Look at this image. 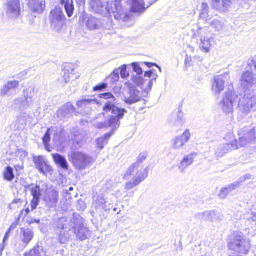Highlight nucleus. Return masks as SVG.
Returning <instances> with one entry per match:
<instances>
[{
  "mask_svg": "<svg viewBox=\"0 0 256 256\" xmlns=\"http://www.w3.org/2000/svg\"><path fill=\"white\" fill-rule=\"evenodd\" d=\"M100 97L106 100L104 102L103 107L104 112L98 115V121L96 127L98 128H110L112 132L106 134L104 136L100 137L96 140V146L102 150L112 135V132L118 128L120 126V120L122 118L124 113L126 111L124 108H120L116 106V98L111 92H105L100 94Z\"/></svg>",
  "mask_w": 256,
  "mask_h": 256,
  "instance_id": "1",
  "label": "nucleus"
},
{
  "mask_svg": "<svg viewBox=\"0 0 256 256\" xmlns=\"http://www.w3.org/2000/svg\"><path fill=\"white\" fill-rule=\"evenodd\" d=\"M240 84L244 88L247 90L239 98L238 110L240 115L244 116L256 106V74L248 70L244 72L241 76Z\"/></svg>",
  "mask_w": 256,
  "mask_h": 256,
  "instance_id": "2",
  "label": "nucleus"
},
{
  "mask_svg": "<svg viewBox=\"0 0 256 256\" xmlns=\"http://www.w3.org/2000/svg\"><path fill=\"white\" fill-rule=\"evenodd\" d=\"M144 153L140 154L136 160L132 164L124 173L122 178L128 180L124 186V188L130 190L138 186L148 176V168L142 164L146 158Z\"/></svg>",
  "mask_w": 256,
  "mask_h": 256,
  "instance_id": "3",
  "label": "nucleus"
},
{
  "mask_svg": "<svg viewBox=\"0 0 256 256\" xmlns=\"http://www.w3.org/2000/svg\"><path fill=\"white\" fill-rule=\"evenodd\" d=\"M121 0H114L108 2V14H112L118 20L126 21L129 18V12L120 4Z\"/></svg>",
  "mask_w": 256,
  "mask_h": 256,
  "instance_id": "4",
  "label": "nucleus"
},
{
  "mask_svg": "<svg viewBox=\"0 0 256 256\" xmlns=\"http://www.w3.org/2000/svg\"><path fill=\"white\" fill-rule=\"evenodd\" d=\"M196 33L200 37L199 48L204 52H208L214 42L213 34L208 27L199 28Z\"/></svg>",
  "mask_w": 256,
  "mask_h": 256,
  "instance_id": "5",
  "label": "nucleus"
},
{
  "mask_svg": "<svg viewBox=\"0 0 256 256\" xmlns=\"http://www.w3.org/2000/svg\"><path fill=\"white\" fill-rule=\"evenodd\" d=\"M68 160L74 168L78 170H83L92 162L90 156L80 152H71L68 154Z\"/></svg>",
  "mask_w": 256,
  "mask_h": 256,
  "instance_id": "6",
  "label": "nucleus"
},
{
  "mask_svg": "<svg viewBox=\"0 0 256 256\" xmlns=\"http://www.w3.org/2000/svg\"><path fill=\"white\" fill-rule=\"evenodd\" d=\"M229 248L238 253L246 254L250 248V242L242 236L236 235L228 243Z\"/></svg>",
  "mask_w": 256,
  "mask_h": 256,
  "instance_id": "7",
  "label": "nucleus"
},
{
  "mask_svg": "<svg viewBox=\"0 0 256 256\" xmlns=\"http://www.w3.org/2000/svg\"><path fill=\"white\" fill-rule=\"evenodd\" d=\"M65 20L62 8L56 7L50 12L49 20L50 26L56 31H58L62 27Z\"/></svg>",
  "mask_w": 256,
  "mask_h": 256,
  "instance_id": "8",
  "label": "nucleus"
},
{
  "mask_svg": "<svg viewBox=\"0 0 256 256\" xmlns=\"http://www.w3.org/2000/svg\"><path fill=\"white\" fill-rule=\"evenodd\" d=\"M236 98L232 91H228L224 93L219 106L222 110L227 115H232L234 111V102Z\"/></svg>",
  "mask_w": 256,
  "mask_h": 256,
  "instance_id": "9",
  "label": "nucleus"
},
{
  "mask_svg": "<svg viewBox=\"0 0 256 256\" xmlns=\"http://www.w3.org/2000/svg\"><path fill=\"white\" fill-rule=\"evenodd\" d=\"M129 88L128 91L124 94L122 100L124 102L128 105L139 102L142 98L141 92L138 90L130 82H126L125 83Z\"/></svg>",
  "mask_w": 256,
  "mask_h": 256,
  "instance_id": "10",
  "label": "nucleus"
},
{
  "mask_svg": "<svg viewBox=\"0 0 256 256\" xmlns=\"http://www.w3.org/2000/svg\"><path fill=\"white\" fill-rule=\"evenodd\" d=\"M158 74L154 70H153L152 78L148 81L144 80L142 76H133L131 77V80L134 84L140 88L145 92H148L152 89L154 82L158 78Z\"/></svg>",
  "mask_w": 256,
  "mask_h": 256,
  "instance_id": "11",
  "label": "nucleus"
},
{
  "mask_svg": "<svg viewBox=\"0 0 256 256\" xmlns=\"http://www.w3.org/2000/svg\"><path fill=\"white\" fill-rule=\"evenodd\" d=\"M229 79V72L216 76L212 86V92L215 94H219L224 88V82Z\"/></svg>",
  "mask_w": 256,
  "mask_h": 256,
  "instance_id": "12",
  "label": "nucleus"
},
{
  "mask_svg": "<svg viewBox=\"0 0 256 256\" xmlns=\"http://www.w3.org/2000/svg\"><path fill=\"white\" fill-rule=\"evenodd\" d=\"M86 25L87 28L90 30H98L101 28L110 29L112 26V21L110 22V24L104 26V21L94 16H88L86 18Z\"/></svg>",
  "mask_w": 256,
  "mask_h": 256,
  "instance_id": "13",
  "label": "nucleus"
},
{
  "mask_svg": "<svg viewBox=\"0 0 256 256\" xmlns=\"http://www.w3.org/2000/svg\"><path fill=\"white\" fill-rule=\"evenodd\" d=\"M190 137V131L188 129H186L180 136H177L172 140V148L176 150L180 149L188 140Z\"/></svg>",
  "mask_w": 256,
  "mask_h": 256,
  "instance_id": "14",
  "label": "nucleus"
},
{
  "mask_svg": "<svg viewBox=\"0 0 256 256\" xmlns=\"http://www.w3.org/2000/svg\"><path fill=\"white\" fill-rule=\"evenodd\" d=\"M232 140L230 143L223 144L219 145L216 150V154L218 157L222 156L226 154L228 152L232 150L238 148V146L236 144V140L234 138L233 135H230Z\"/></svg>",
  "mask_w": 256,
  "mask_h": 256,
  "instance_id": "15",
  "label": "nucleus"
},
{
  "mask_svg": "<svg viewBox=\"0 0 256 256\" xmlns=\"http://www.w3.org/2000/svg\"><path fill=\"white\" fill-rule=\"evenodd\" d=\"M33 159L36 168L40 173L44 175L52 174V168L44 160L42 156H34Z\"/></svg>",
  "mask_w": 256,
  "mask_h": 256,
  "instance_id": "16",
  "label": "nucleus"
},
{
  "mask_svg": "<svg viewBox=\"0 0 256 256\" xmlns=\"http://www.w3.org/2000/svg\"><path fill=\"white\" fill-rule=\"evenodd\" d=\"M238 142L236 140V144L239 147L244 146L248 144L254 142L256 140V130L252 129L244 133L242 136L240 134Z\"/></svg>",
  "mask_w": 256,
  "mask_h": 256,
  "instance_id": "17",
  "label": "nucleus"
},
{
  "mask_svg": "<svg viewBox=\"0 0 256 256\" xmlns=\"http://www.w3.org/2000/svg\"><path fill=\"white\" fill-rule=\"evenodd\" d=\"M7 14L12 18H16L20 14V3L18 0H8L7 2Z\"/></svg>",
  "mask_w": 256,
  "mask_h": 256,
  "instance_id": "18",
  "label": "nucleus"
},
{
  "mask_svg": "<svg viewBox=\"0 0 256 256\" xmlns=\"http://www.w3.org/2000/svg\"><path fill=\"white\" fill-rule=\"evenodd\" d=\"M64 218H60L58 222V228L56 230V233L58 234V240L61 244L66 242L70 238V235L66 230L64 224H62Z\"/></svg>",
  "mask_w": 256,
  "mask_h": 256,
  "instance_id": "19",
  "label": "nucleus"
},
{
  "mask_svg": "<svg viewBox=\"0 0 256 256\" xmlns=\"http://www.w3.org/2000/svg\"><path fill=\"white\" fill-rule=\"evenodd\" d=\"M79 77V74L76 72L74 66L72 64L66 65L64 70L62 80L64 82H68L70 80H74Z\"/></svg>",
  "mask_w": 256,
  "mask_h": 256,
  "instance_id": "20",
  "label": "nucleus"
},
{
  "mask_svg": "<svg viewBox=\"0 0 256 256\" xmlns=\"http://www.w3.org/2000/svg\"><path fill=\"white\" fill-rule=\"evenodd\" d=\"M76 105L82 108H87L91 109H96L100 106V104L96 99L84 98L76 102Z\"/></svg>",
  "mask_w": 256,
  "mask_h": 256,
  "instance_id": "21",
  "label": "nucleus"
},
{
  "mask_svg": "<svg viewBox=\"0 0 256 256\" xmlns=\"http://www.w3.org/2000/svg\"><path fill=\"white\" fill-rule=\"evenodd\" d=\"M44 200L46 205L48 208L55 206L58 202V193L54 189L47 192L44 197Z\"/></svg>",
  "mask_w": 256,
  "mask_h": 256,
  "instance_id": "22",
  "label": "nucleus"
},
{
  "mask_svg": "<svg viewBox=\"0 0 256 256\" xmlns=\"http://www.w3.org/2000/svg\"><path fill=\"white\" fill-rule=\"evenodd\" d=\"M63 130L61 128H57L52 126L48 129L47 132L43 137V142L46 145L49 142L50 139V134H54V138L56 140H59L60 137L62 133Z\"/></svg>",
  "mask_w": 256,
  "mask_h": 256,
  "instance_id": "23",
  "label": "nucleus"
},
{
  "mask_svg": "<svg viewBox=\"0 0 256 256\" xmlns=\"http://www.w3.org/2000/svg\"><path fill=\"white\" fill-rule=\"evenodd\" d=\"M90 4L94 12L103 16H106L108 14V4L106 6L104 7L101 0H92Z\"/></svg>",
  "mask_w": 256,
  "mask_h": 256,
  "instance_id": "24",
  "label": "nucleus"
},
{
  "mask_svg": "<svg viewBox=\"0 0 256 256\" xmlns=\"http://www.w3.org/2000/svg\"><path fill=\"white\" fill-rule=\"evenodd\" d=\"M196 154V153L193 152L184 156L178 166V170L181 172H184L188 166L192 164Z\"/></svg>",
  "mask_w": 256,
  "mask_h": 256,
  "instance_id": "25",
  "label": "nucleus"
},
{
  "mask_svg": "<svg viewBox=\"0 0 256 256\" xmlns=\"http://www.w3.org/2000/svg\"><path fill=\"white\" fill-rule=\"evenodd\" d=\"M30 190V194L33 197L30 205L32 210H34L36 208L38 204L40 198L41 196V191L40 186L37 185L31 186Z\"/></svg>",
  "mask_w": 256,
  "mask_h": 256,
  "instance_id": "26",
  "label": "nucleus"
},
{
  "mask_svg": "<svg viewBox=\"0 0 256 256\" xmlns=\"http://www.w3.org/2000/svg\"><path fill=\"white\" fill-rule=\"evenodd\" d=\"M13 102L14 108H18L20 110H24L26 109L32 104V100L22 96L16 98Z\"/></svg>",
  "mask_w": 256,
  "mask_h": 256,
  "instance_id": "27",
  "label": "nucleus"
},
{
  "mask_svg": "<svg viewBox=\"0 0 256 256\" xmlns=\"http://www.w3.org/2000/svg\"><path fill=\"white\" fill-rule=\"evenodd\" d=\"M202 218L204 220L211 222L220 220L222 216L220 213L214 210L206 211L202 213Z\"/></svg>",
  "mask_w": 256,
  "mask_h": 256,
  "instance_id": "28",
  "label": "nucleus"
},
{
  "mask_svg": "<svg viewBox=\"0 0 256 256\" xmlns=\"http://www.w3.org/2000/svg\"><path fill=\"white\" fill-rule=\"evenodd\" d=\"M74 232L78 238L80 240L86 239L90 236V232L83 224L74 227Z\"/></svg>",
  "mask_w": 256,
  "mask_h": 256,
  "instance_id": "29",
  "label": "nucleus"
},
{
  "mask_svg": "<svg viewBox=\"0 0 256 256\" xmlns=\"http://www.w3.org/2000/svg\"><path fill=\"white\" fill-rule=\"evenodd\" d=\"M239 186L240 182H235L234 183L228 184L225 187L221 188L218 194V197L222 199L225 198L229 193L238 188Z\"/></svg>",
  "mask_w": 256,
  "mask_h": 256,
  "instance_id": "30",
  "label": "nucleus"
},
{
  "mask_svg": "<svg viewBox=\"0 0 256 256\" xmlns=\"http://www.w3.org/2000/svg\"><path fill=\"white\" fill-rule=\"evenodd\" d=\"M20 232L22 234L20 237L22 242L27 245L34 237V234L32 230L29 228H22Z\"/></svg>",
  "mask_w": 256,
  "mask_h": 256,
  "instance_id": "31",
  "label": "nucleus"
},
{
  "mask_svg": "<svg viewBox=\"0 0 256 256\" xmlns=\"http://www.w3.org/2000/svg\"><path fill=\"white\" fill-rule=\"evenodd\" d=\"M74 111V107L70 102H68L64 104L60 108L58 112V116L62 118H64L68 114L71 113Z\"/></svg>",
  "mask_w": 256,
  "mask_h": 256,
  "instance_id": "32",
  "label": "nucleus"
},
{
  "mask_svg": "<svg viewBox=\"0 0 256 256\" xmlns=\"http://www.w3.org/2000/svg\"><path fill=\"white\" fill-rule=\"evenodd\" d=\"M19 85V82L16 80L8 81L0 89V94L5 96L12 90L16 88Z\"/></svg>",
  "mask_w": 256,
  "mask_h": 256,
  "instance_id": "33",
  "label": "nucleus"
},
{
  "mask_svg": "<svg viewBox=\"0 0 256 256\" xmlns=\"http://www.w3.org/2000/svg\"><path fill=\"white\" fill-rule=\"evenodd\" d=\"M170 121L175 125L182 126L184 123V118L183 113L179 110L178 112L172 114L171 116Z\"/></svg>",
  "mask_w": 256,
  "mask_h": 256,
  "instance_id": "34",
  "label": "nucleus"
},
{
  "mask_svg": "<svg viewBox=\"0 0 256 256\" xmlns=\"http://www.w3.org/2000/svg\"><path fill=\"white\" fill-rule=\"evenodd\" d=\"M44 253L43 247L36 245L28 252H25L24 256H43Z\"/></svg>",
  "mask_w": 256,
  "mask_h": 256,
  "instance_id": "35",
  "label": "nucleus"
},
{
  "mask_svg": "<svg viewBox=\"0 0 256 256\" xmlns=\"http://www.w3.org/2000/svg\"><path fill=\"white\" fill-rule=\"evenodd\" d=\"M28 4L32 10L38 12H41L44 8V5L38 0H29Z\"/></svg>",
  "mask_w": 256,
  "mask_h": 256,
  "instance_id": "36",
  "label": "nucleus"
},
{
  "mask_svg": "<svg viewBox=\"0 0 256 256\" xmlns=\"http://www.w3.org/2000/svg\"><path fill=\"white\" fill-rule=\"evenodd\" d=\"M52 158L55 162L58 164L64 169L67 170L68 168V164L66 158L58 154H52Z\"/></svg>",
  "mask_w": 256,
  "mask_h": 256,
  "instance_id": "37",
  "label": "nucleus"
},
{
  "mask_svg": "<svg viewBox=\"0 0 256 256\" xmlns=\"http://www.w3.org/2000/svg\"><path fill=\"white\" fill-rule=\"evenodd\" d=\"M210 25L216 31L222 30L224 28V22L220 18H216L209 22Z\"/></svg>",
  "mask_w": 256,
  "mask_h": 256,
  "instance_id": "38",
  "label": "nucleus"
},
{
  "mask_svg": "<svg viewBox=\"0 0 256 256\" xmlns=\"http://www.w3.org/2000/svg\"><path fill=\"white\" fill-rule=\"evenodd\" d=\"M60 3L64 6L68 16L70 17L72 16L74 10V6L72 0H61Z\"/></svg>",
  "mask_w": 256,
  "mask_h": 256,
  "instance_id": "39",
  "label": "nucleus"
},
{
  "mask_svg": "<svg viewBox=\"0 0 256 256\" xmlns=\"http://www.w3.org/2000/svg\"><path fill=\"white\" fill-rule=\"evenodd\" d=\"M3 176L4 180L8 181H11L14 178L13 168L10 166H6L3 171Z\"/></svg>",
  "mask_w": 256,
  "mask_h": 256,
  "instance_id": "40",
  "label": "nucleus"
},
{
  "mask_svg": "<svg viewBox=\"0 0 256 256\" xmlns=\"http://www.w3.org/2000/svg\"><path fill=\"white\" fill-rule=\"evenodd\" d=\"M23 96L32 99L34 94V88L33 86H30L24 88L22 92Z\"/></svg>",
  "mask_w": 256,
  "mask_h": 256,
  "instance_id": "41",
  "label": "nucleus"
},
{
  "mask_svg": "<svg viewBox=\"0 0 256 256\" xmlns=\"http://www.w3.org/2000/svg\"><path fill=\"white\" fill-rule=\"evenodd\" d=\"M28 115L24 112L21 113L16 116V122L19 126H24L26 124Z\"/></svg>",
  "mask_w": 256,
  "mask_h": 256,
  "instance_id": "42",
  "label": "nucleus"
},
{
  "mask_svg": "<svg viewBox=\"0 0 256 256\" xmlns=\"http://www.w3.org/2000/svg\"><path fill=\"white\" fill-rule=\"evenodd\" d=\"M22 202V200L20 198L14 199L9 204V208L10 209H16L21 206Z\"/></svg>",
  "mask_w": 256,
  "mask_h": 256,
  "instance_id": "43",
  "label": "nucleus"
},
{
  "mask_svg": "<svg viewBox=\"0 0 256 256\" xmlns=\"http://www.w3.org/2000/svg\"><path fill=\"white\" fill-rule=\"evenodd\" d=\"M222 5H217L216 9L220 11H224L230 4L231 2L229 0H222Z\"/></svg>",
  "mask_w": 256,
  "mask_h": 256,
  "instance_id": "44",
  "label": "nucleus"
},
{
  "mask_svg": "<svg viewBox=\"0 0 256 256\" xmlns=\"http://www.w3.org/2000/svg\"><path fill=\"white\" fill-rule=\"evenodd\" d=\"M132 66L133 68V70L136 73L135 76H140L142 74V70L139 64L136 62H132ZM132 75V76H133Z\"/></svg>",
  "mask_w": 256,
  "mask_h": 256,
  "instance_id": "45",
  "label": "nucleus"
},
{
  "mask_svg": "<svg viewBox=\"0 0 256 256\" xmlns=\"http://www.w3.org/2000/svg\"><path fill=\"white\" fill-rule=\"evenodd\" d=\"M119 72L120 76L123 78H126L129 76V73L126 71V65H123L120 68V69L119 70Z\"/></svg>",
  "mask_w": 256,
  "mask_h": 256,
  "instance_id": "46",
  "label": "nucleus"
},
{
  "mask_svg": "<svg viewBox=\"0 0 256 256\" xmlns=\"http://www.w3.org/2000/svg\"><path fill=\"white\" fill-rule=\"evenodd\" d=\"M248 64L250 66L252 70H256V55L248 61Z\"/></svg>",
  "mask_w": 256,
  "mask_h": 256,
  "instance_id": "47",
  "label": "nucleus"
},
{
  "mask_svg": "<svg viewBox=\"0 0 256 256\" xmlns=\"http://www.w3.org/2000/svg\"><path fill=\"white\" fill-rule=\"evenodd\" d=\"M250 218L254 221H256V204L252 206L250 210Z\"/></svg>",
  "mask_w": 256,
  "mask_h": 256,
  "instance_id": "48",
  "label": "nucleus"
},
{
  "mask_svg": "<svg viewBox=\"0 0 256 256\" xmlns=\"http://www.w3.org/2000/svg\"><path fill=\"white\" fill-rule=\"evenodd\" d=\"M86 208L84 202L82 200H79L77 204V208L80 210H84Z\"/></svg>",
  "mask_w": 256,
  "mask_h": 256,
  "instance_id": "49",
  "label": "nucleus"
},
{
  "mask_svg": "<svg viewBox=\"0 0 256 256\" xmlns=\"http://www.w3.org/2000/svg\"><path fill=\"white\" fill-rule=\"evenodd\" d=\"M200 16L202 18L207 20L208 15V10H200Z\"/></svg>",
  "mask_w": 256,
  "mask_h": 256,
  "instance_id": "50",
  "label": "nucleus"
},
{
  "mask_svg": "<svg viewBox=\"0 0 256 256\" xmlns=\"http://www.w3.org/2000/svg\"><path fill=\"white\" fill-rule=\"evenodd\" d=\"M119 70H115L111 74V76L114 80H117L118 78Z\"/></svg>",
  "mask_w": 256,
  "mask_h": 256,
  "instance_id": "51",
  "label": "nucleus"
},
{
  "mask_svg": "<svg viewBox=\"0 0 256 256\" xmlns=\"http://www.w3.org/2000/svg\"><path fill=\"white\" fill-rule=\"evenodd\" d=\"M106 87V84H101L97 85L94 88V90H100L102 89L105 88Z\"/></svg>",
  "mask_w": 256,
  "mask_h": 256,
  "instance_id": "52",
  "label": "nucleus"
},
{
  "mask_svg": "<svg viewBox=\"0 0 256 256\" xmlns=\"http://www.w3.org/2000/svg\"><path fill=\"white\" fill-rule=\"evenodd\" d=\"M153 70H148L147 72H145L144 74V76L148 77V78L152 77V74Z\"/></svg>",
  "mask_w": 256,
  "mask_h": 256,
  "instance_id": "53",
  "label": "nucleus"
},
{
  "mask_svg": "<svg viewBox=\"0 0 256 256\" xmlns=\"http://www.w3.org/2000/svg\"><path fill=\"white\" fill-rule=\"evenodd\" d=\"M208 5L205 2H202L201 5V10H208Z\"/></svg>",
  "mask_w": 256,
  "mask_h": 256,
  "instance_id": "54",
  "label": "nucleus"
},
{
  "mask_svg": "<svg viewBox=\"0 0 256 256\" xmlns=\"http://www.w3.org/2000/svg\"><path fill=\"white\" fill-rule=\"evenodd\" d=\"M190 61H191V58H190V56H188V55H186V58H185V60H184L185 64H188L190 62Z\"/></svg>",
  "mask_w": 256,
  "mask_h": 256,
  "instance_id": "55",
  "label": "nucleus"
},
{
  "mask_svg": "<svg viewBox=\"0 0 256 256\" xmlns=\"http://www.w3.org/2000/svg\"><path fill=\"white\" fill-rule=\"evenodd\" d=\"M20 153L22 154V155L24 157H25L26 156H27V153L24 151V150H18V154H20Z\"/></svg>",
  "mask_w": 256,
  "mask_h": 256,
  "instance_id": "56",
  "label": "nucleus"
},
{
  "mask_svg": "<svg viewBox=\"0 0 256 256\" xmlns=\"http://www.w3.org/2000/svg\"><path fill=\"white\" fill-rule=\"evenodd\" d=\"M220 0H212V5L214 6V7L216 8V9L217 7H218V6L217 5H218V1Z\"/></svg>",
  "mask_w": 256,
  "mask_h": 256,
  "instance_id": "57",
  "label": "nucleus"
},
{
  "mask_svg": "<svg viewBox=\"0 0 256 256\" xmlns=\"http://www.w3.org/2000/svg\"><path fill=\"white\" fill-rule=\"evenodd\" d=\"M144 64L148 67L150 68L152 66H154L155 64H153L152 62H144Z\"/></svg>",
  "mask_w": 256,
  "mask_h": 256,
  "instance_id": "58",
  "label": "nucleus"
},
{
  "mask_svg": "<svg viewBox=\"0 0 256 256\" xmlns=\"http://www.w3.org/2000/svg\"><path fill=\"white\" fill-rule=\"evenodd\" d=\"M188 48L192 52H194V48L193 46L188 45Z\"/></svg>",
  "mask_w": 256,
  "mask_h": 256,
  "instance_id": "59",
  "label": "nucleus"
},
{
  "mask_svg": "<svg viewBox=\"0 0 256 256\" xmlns=\"http://www.w3.org/2000/svg\"><path fill=\"white\" fill-rule=\"evenodd\" d=\"M34 222H37V223H39L40 222V220H36V219H34V220H32L31 221L29 222V223L30 224H32V223H33Z\"/></svg>",
  "mask_w": 256,
  "mask_h": 256,
  "instance_id": "60",
  "label": "nucleus"
},
{
  "mask_svg": "<svg viewBox=\"0 0 256 256\" xmlns=\"http://www.w3.org/2000/svg\"><path fill=\"white\" fill-rule=\"evenodd\" d=\"M8 232H6L5 236H4V238H3V242H4L8 238Z\"/></svg>",
  "mask_w": 256,
  "mask_h": 256,
  "instance_id": "61",
  "label": "nucleus"
},
{
  "mask_svg": "<svg viewBox=\"0 0 256 256\" xmlns=\"http://www.w3.org/2000/svg\"><path fill=\"white\" fill-rule=\"evenodd\" d=\"M16 226V224H12L8 230H10V229H12V228H15Z\"/></svg>",
  "mask_w": 256,
  "mask_h": 256,
  "instance_id": "62",
  "label": "nucleus"
},
{
  "mask_svg": "<svg viewBox=\"0 0 256 256\" xmlns=\"http://www.w3.org/2000/svg\"><path fill=\"white\" fill-rule=\"evenodd\" d=\"M24 212H25V215L27 214L30 212L28 208H26Z\"/></svg>",
  "mask_w": 256,
  "mask_h": 256,
  "instance_id": "63",
  "label": "nucleus"
},
{
  "mask_svg": "<svg viewBox=\"0 0 256 256\" xmlns=\"http://www.w3.org/2000/svg\"><path fill=\"white\" fill-rule=\"evenodd\" d=\"M154 66H156L157 68H158L160 71L161 72V68L158 66L156 64H154Z\"/></svg>",
  "mask_w": 256,
  "mask_h": 256,
  "instance_id": "64",
  "label": "nucleus"
}]
</instances>
